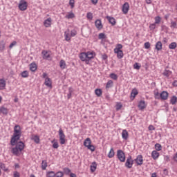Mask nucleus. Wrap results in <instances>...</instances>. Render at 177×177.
<instances>
[{"mask_svg": "<svg viewBox=\"0 0 177 177\" xmlns=\"http://www.w3.org/2000/svg\"><path fill=\"white\" fill-rule=\"evenodd\" d=\"M138 108L140 110H145L146 109V103L145 102V100H140L138 104Z\"/></svg>", "mask_w": 177, "mask_h": 177, "instance_id": "dca6fc26", "label": "nucleus"}, {"mask_svg": "<svg viewBox=\"0 0 177 177\" xmlns=\"http://www.w3.org/2000/svg\"><path fill=\"white\" fill-rule=\"evenodd\" d=\"M63 171H64V174H65V175H70V173L71 172V170L70 169H68V167L64 168Z\"/></svg>", "mask_w": 177, "mask_h": 177, "instance_id": "49530a36", "label": "nucleus"}, {"mask_svg": "<svg viewBox=\"0 0 177 177\" xmlns=\"http://www.w3.org/2000/svg\"><path fill=\"white\" fill-rule=\"evenodd\" d=\"M95 24L97 30H102V28H103V25L102 24V21L100 19H97L95 21Z\"/></svg>", "mask_w": 177, "mask_h": 177, "instance_id": "f8f14e48", "label": "nucleus"}, {"mask_svg": "<svg viewBox=\"0 0 177 177\" xmlns=\"http://www.w3.org/2000/svg\"><path fill=\"white\" fill-rule=\"evenodd\" d=\"M55 140H56L54 139L53 141H51V143H53V149H59V142H57V141H55Z\"/></svg>", "mask_w": 177, "mask_h": 177, "instance_id": "473e14b6", "label": "nucleus"}, {"mask_svg": "<svg viewBox=\"0 0 177 177\" xmlns=\"http://www.w3.org/2000/svg\"><path fill=\"white\" fill-rule=\"evenodd\" d=\"M110 78L114 80L115 81H117V80H118V76L115 73H111Z\"/></svg>", "mask_w": 177, "mask_h": 177, "instance_id": "de8ad7c7", "label": "nucleus"}, {"mask_svg": "<svg viewBox=\"0 0 177 177\" xmlns=\"http://www.w3.org/2000/svg\"><path fill=\"white\" fill-rule=\"evenodd\" d=\"M96 167H97L96 162H93L90 167L91 172H95L96 171Z\"/></svg>", "mask_w": 177, "mask_h": 177, "instance_id": "7c9ffc66", "label": "nucleus"}, {"mask_svg": "<svg viewBox=\"0 0 177 177\" xmlns=\"http://www.w3.org/2000/svg\"><path fill=\"white\" fill-rule=\"evenodd\" d=\"M91 143H92V141L91 140V138H88L84 140V146H85V147H89V146L91 145Z\"/></svg>", "mask_w": 177, "mask_h": 177, "instance_id": "a878e982", "label": "nucleus"}, {"mask_svg": "<svg viewBox=\"0 0 177 177\" xmlns=\"http://www.w3.org/2000/svg\"><path fill=\"white\" fill-rule=\"evenodd\" d=\"M133 161L134 160H132V156H129L126 160L125 167L127 168H132V166L133 165Z\"/></svg>", "mask_w": 177, "mask_h": 177, "instance_id": "423d86ee", "label": "nucleus"}, {"mask_svg": "<svg viewBox=\"0 0 177 177\" xmlns=\"http://www.w3.org/2000/svg\"><path fill=\"white\" fill-rule=\"evenodd\" d=\"M21 75L23 78H27L28 77V71H24L21 73Z\"/></svg>", "mask_w": 177, "mask_h": 177, "instance_id": "a19ab883", "label": "nucleus"}, {"mask_svg": "<svg viewBox=\"0 0 177 177\" xmlns=\"http://www.w3.org/2000/svg\"><path fill=\"white\" fill-rule=\"evenodd\" d=\"M151 157L153 160H157V158L160 157V153H158L157 151H153L151 152Z\"/></svg>", "mask_w": 177, "mask_h": 177, "instance_id": "5701e85b", "label": "nucleus"}, {"mask_svg": "<svg viewBox=\"0 0 177 177\" xmlns=\"http://www.w3.org/2000/svg\"><path fill=\"white\" fill-rule=\"evenodd\" d=\"M44 24L45 27H50V26L52 25V18H48L47 19H46Z\"/></svg>", "mask_w": 177, "mask_h": 177, "instance_id": "4be33fe9", "label": "nucleus"}, {"mask_svg": "<svg viewBox=\"0 0 177 177\" xmlns=\"http://www.w3.org/2000/svg\"><path fill=\"white\" fill-rule=\"evenodd\" d=\"M12 154H14V156H20V154H21V151H20V149H19V148H17V147H13L11 150Z\"/></svg>", "mask_w": 177, "mask_h": 177, "instance_id": "1a4fd4ad", "label": "nucleus"}, {"mask_svg": "<svg viewBox=\"0 0 177 177\" xmlns=\"http://www.w3.org/2000/svg\"><path fill=\"white\" fill-rule=\"evenodd\" d=\"M30 70L32 71L33 73L37 71V64L32 63L30 64Z\"/></svg>", "mask_w": 177, "mask_h": 177, "instance_id": "cd10ccee", "label": "nucleus"}, {"mask_svg": "<svg viewBox=\"0 0 177 177\" xmlns=\"http://www.w3.org/2000/svg\"><path fill=\"white\" fill-rule=\"evenodd\" d=\"M154 97L155 99L160 100L161 99V94L158 91H154Z\"/></svg>", "mask_w": 177, "mask_h": 177, "instance_id": "a18cd8bd", "label": "nucleus"}, {"mask_svg": "<svg viewBox=\"0 0 177 177\" xmlns=\"http://www.w3.org/2000/svg\"><path fill=\"white\" fill-rule=\"evenodd\" d=\"M176 46V42H172L169 45V49H175Z\"/></svg>", "mask_w": 177, "mask_h": 177, "instance_id": "c03bdc74", "label": "nucleus"}, {"mask_svg": "<svg viewBox=\"0 0 177 177\" xmlns=\"http://www.w3.org/2000/svg\"><path fill=\"white\" fill-rule=\"evenodd\" d=\"M64 176V173L63 171H58L55 173V177H63Z\"/></svg>", "mask_w": 177, "mask_h": 177, "instance_id": "603ef678", "label": "nucleus"}, {"mask_svg": "<svg viewBox=\"0 0 177 177\" xmlns=\"http://www.w3.org/2000/svg\"><path fill=\"white\" fill-rule=\"evenodd\" d=\"M95 95H97V96L98 97H100V96H102V89H100V88L95 89Z\"/></svg>", "mask_w": 177, "mask_h": 177, "instance_id": "4c0bfd02", "label": "nucleus"}, {"mask_svg": "<svg viewBox=\"0 0 177 177\" xmlns=\"http://www.w3.org/2000/svg\"><path fill=\"white\" fill-rule=\"evenodd\" d=\"M122 109V104L121 103H118L116 104V111H118L119 110H121Z\"/></svg>", "mask_w": 177, "mask_h": 177, "instance_id": "13d9d810", "label": "nucleus"}, {"mask_svg": "<svg viewBox=\"0 0 177 177\" xmlns=\"http://www.w3.org/2000/svg\"><path fill=\"white\" fill-rule=\"evenodd\" d=\"M24 144L23 143V142L22 141H20V142H19L17 145H16V146H15V147H17V149H19V151H23V150H24Z\"/></svg>", "mask_w": 177, "mask_h": 177, "instance_id": "ddd939ff", "label": "nucleus"}, {"mask_svg": "<svg viewBox=\"0 0 177 177\" xmlns=\"http://www.w3.org/2000/svg\"><path fill=\"white\" fill-rule=\"evenodd\" d=\"M41 55L43 56V59H49V57H50V53H49L48 51L45 50H42Z\"/></svg>", "mask_w": 177, "mask_h": 177, "instance_id": "9b49d317", "label": "nucleus"}, {"mask_svg": "<svg viewBox=\"0 0 177 177\" xmlns=\"http://www.w3.org/2000/svg\"><path fill=\"white\" fill-rule=\"evenodd\" d=\"M128 136H129L128 131H127L126 129H124L122 132V139H124V140H127Z\"/></svg>", "mask_w": 177, "mask_h": 177, "instance_id": "aec40b11", "label": "nucleus"}, {"mask_svg": "<svg viewBox=\"0 0 177 177\" xmlns=\"http://www.w3.org/2000/svg\"><path fill=\"white\" fill-rule=\"evenodd\" d=\"M121 51V50H120L119 48H118L117 47H115L114 48V53L118 54V53H120Z\"/></svg>", "mask_w": 177, "mask_h": 177, "instance_id": "338daca9", "label": "nucleus"}, {"mask_svg": "<svg viewBox=\"0 0 177 177\" xmlns=\"http://www.w3.org/2000/svg\"><path fill=\"white\" fill-rule=\"evenodd\" d=\"M5 41L1 40L0 41V52H3V50H5Z\"/></svg>", "mask_w": 177, "mask_h": 177, "instance_id": "c756f323", "label": "nucleus"}, {"mask_svg": "<svg viewBox=\"0 0 177 177\" xmlns=\"http://www.w3.org/2000/svg\"><path fill=\"white\" fill-rule=\"evenodd\" d=\"M155 49H156V50H161V49H162V43L160 41L156 42Z\"/></svg>", "mask_w": 177, "mask_h": 177, "instance_id": "b1692460", "label": "nucleus"}, {"mask_svg": "<svg viewBox=\"0 0 177 177\" xmlns=\"http://www.w3.org/2000/svg\"><path fill=\"white\" fill-rule=\"evenodd\" d=\"M59 67L62 70H64L67 67V65L66 64V61H64V59H61L59 62Z\"/></svg>", "mask_w": 177, "mask_h": 177, "instance_id": "393cba45", "label": "nucleus"}, {"mask_svg": "<svg viewBox=\"0 0 177 177\" xmlns=\"http://www.w3.org/2000/svg\"><path fill=\"white\" fill-rule=\"evenodd\" d=\"M0 113L6 115L8 114V109L4 106H1L0 107Z\"/></svg>", "mask_w": 177, "mask_h": 177, "instance_id": "e433bc0d", "label": "nucleus"}, {"mask_svg": "<svg viewBox=\"0 0 177 177\" xmlns=\"http://www.w3.org/2000/svg\"><path fill=\"white\" fill-rule=\"evenodd\" d=\"M13 177H20V173H19L18 171H14Z\"/></svg>", "mask_w": 177, "mask_h": 177, "instance_id": "69168bd1", "label": "nucleus"}, {"mask_svg": "<svg viewBox=\"0 0 177 177\" xmlns=\"http://www.w3.org/2000/svg\"><path fill=\"white\" fill-rule=\"evenodd\" d=\"M80 59L82 62H85L86 64H89V59H88V55L86 53H82L80 55Z\"/></svg>", "mask_w": 177, "mask_h": 177, "instance_id": "39448f33", "label": "nucleus"}, {"mask_svg": "<svg viewBox=\"0 0 177 177\" xmlns=\"http://www.w3.org/2000/svg\"><path fill=\"white\" fill-rule=\"evenodd\" d=\"M32 140H34L35 143H37V145H39L40 140H39V136L35 135L32 136L31 138Z\"/></svg>", "mask_w": 177, "mask_h": 177, "instance_id": "bb28decb", "label": "nucleus"}, {"mask_svg": "<svg viewBox=\"0 0 177 177\" xmlns=\"http://www.w3.org/2000/svg\"><path fill=\"white\" fill-rule=\"evenodd\" d=\"M176 22H174V21H172L171 22V27L173 28H176Z\"/></svg>", "mask_w": 177, "mask_h": 177, "instance_id": "0e129e2a", "label": "nucleus"}, {"mask_svg": "<svg viewBox=\"0 0 177 177\" xmlns=\"http://www.w3.org/2000/svg\"><path fill=\"white\" fill-rule=\"evenodd\" d=\"M133 67L136 70H140V65H139V63L138 62L134 64Z\"/></svg>", "mask_w": 177, "mask_h": 177, "instance_id": "6e6d98bb", "label": "nucleus"}, {"mask_svg": "<svg viewBox=\"0 0 177 177\" xmlns=\"http://www.w3.org/2000/svg\"><path fill=\"white\" fill-rule=\"evenodd\" d=\"M161 23V17L160 16H157L155 17V22L156 24H160Z\"/></svg>", "mask_w": 177, "mask_h": 177, "instance_id": "09e8293b", "label": "nucleus"}, {"mask_svg": "<svg viewBox=\"0 0 177 177\" xmlns=\"http://www.w3.org/2000/svg\"><path fill=\"white\" fill-rule=\"evenodd\" d=\"M116 55H117L118 59H122V57H124V53L122 52V50L118 53Z\"/></svg>", "mask_w": 177, "mask_h": 177, "instance_id": "3c124183", "label": "nucleus"}, {"mask_svg": "<svg viewBox=\"0 0 177 177\" xmlns=\"http://www.w3.org/2000/svg\"><path fill=\"white\" fill-rule=\"evenodd\" d=\"M156 26H157V24H150V26H149V28H150V30H156Z\"/></svg>", "mask_w": 177, "mask_h": 177, "instance_id": "4d7b16f0", "label": "nucleus"}, {"mask_svg": "<svg viewBox=\"0 0 177 177\" xmlns=\"http://www.w3.org/2000/svg\"><path fill=\"white\" fill-rule=\"evenodd\" d=\"M6 86V81L3 79H0V91H3Z\"/></svg>", "mask_w": 177, "mask_h": 177, "instance_id": "4468645a", "label": "nucleus"}, {"mask_svg": "<svg viewBox=\"0 0 177 177\" xmlns=\"http://www.w3.org/2000/svg\"><path fill=\"white\" fill-rule=\"evenodd\" d=\"M134 161L136 162L137 165H142L143 164V156L142 155L137 156Z\"/></svg>", "mask_w": 177, "mask_h": 177, "instance_id": "6e6552de", "label": "nucleus"}, {"mask_svg": "<svg viewBox=\"0 0 177 177\" xmlns=\"http://www.w3.org/2000/svg\"><path fill=\"white\" fill-rule=\"evenodd\" d=\"M86 17L88 20H92V19H93V14H92V12H88L86 14Z\"/></svg>", "mask_w": 177, "mask_h": 177, "instance_id": "864d4df0", "label": "nucleus"}, {"mask_svg": "<svg viewBox=\"0 0 177 177\" xmlns=\"http://www.w3.org/2000/svg\"><path fill=\"white\" fill-rule=\"evenodd\" d=\"M117 158L120 162H125V153L121 149L117 151Z\"/></svg>", "mask_w": 177, "mask_h": 177, "instance_id": "f03ea898", "label": "nucleus"}, {"mask_svg": "<svg viewBox=\"0 0 177 177\" xmlns=\"http://www.w3.org/2000/svg\"><path fill=\"white\" fill-rule=\"evenodd\" d=\"M74 92V88H73V87H69L68 88V93L67 95V99L70 100V98L71 97V95H73Z\"/></svg>", "mask_w": 177, "mask_h": 177, "instance_id": "c85d7f7f", "label": "nucleus"}, {"mask_svg": "<svg viewBox=\"0 0 177 177\" xmlns=\"http://www.w3.org/2000/svg\"><path fill=\"white\" fill-rule=\"evenodd\" d=\"M87 149H88V150H91V151H95V146H93V145H90V146H88V147H87Z\"/></svg>", "mask_w": 177, "mask_h": 177, "instance_id": "e2e57ef3", "label": "nucleus"}, {"mask_svg": "<svg viewBox=\"0 0 177 177\" xmlns=\"http://www.w3.org/2000/svg\"><path fill=\"white\" fill-rule=\"evenodd\" d=\"M86 55H87V59L88 60V62H90V60H91V59H93V57H95L94 52L88 51V52L86 53Z\"/></svg>", "mask_w": 177, "mask_h": 177, "instance_id": "6ab92c4d", "label": "nucleus"}, {"mask_svg": "<svg viewBox=\"0 0 177 177\" xmlns=\"http://www.w3.org/2000/svg\"><path fill=\"white\" fill-rule=\"evenodd\" d=\"M0 168H1V169H3V171H4L5 172H7V171H8V167H6V166L5 165V164L3 163V162H1V163H0Z\"/></svg>", "mask_w": 177, "mask_h": 177, "instance_id": "58836bf2", "label": "nucleus"}, {"mask_svg": "<svg viewBox=\"0 0 177 177\" xmlns=\"http://www.w3.org/2000/svg\"><path fill=\"white\" fill-rule=\"evenodd\" d=\"M46 167H48V162H46V160H42L41 169H43V171H45V169H46Z\"/></svg>", "mask_w": 177, "mask_h": 177, "instance_id": "f704fd0d", "label": "nucleus"}, {"mask_svg": "<svg viewBox=\"0 0 177 177\" xmlns=\"http://www.w3.org/2000/svg\"><path fill=\"white\" fill-rule=\"evenodd\" d=\"M168 92L162 91L160 93V99H162V100H167V99H168Z\"/></svg>", "mask_w": 177, "mask_h": 177, "instance_id": "f3484780", "label": "nucleus"}, {"mask_svg": "<svg viewBox=\"0 0 177 177\" xmlns=\"http://www.w3.org/2000/svg\"><path fill=\"white\" fill-rule=\"evenodd\" d=\"M99 39H106V35L104 33H100L98 35Z\"/></svg>", "mask_w": 177, "mask_h": 177, "instance_id": "5fc2aeb1", "label": "nucleus"}, {"mask_svg": "<svg viewBox=\"0 0 177 177\" xmlns=\"http://www.w3.org/2000/svg\"><path fill=\"white\" fill-rule=\"evenodd\" d=\"M111 86H113V80H109L106 83V88H111Z\"/></svg>", "mask_w": 177, "mask_h": 177, "instance_id": "8fccbe9b", "label": "nucleus"}, {"mask_svg": "<svg viewBox=\"0 0 177 177\" xmlns=\"http://www.w3.org/2000/svg\"><path fill=\"white\" fill-rule=\"evenodd\" d=\"M64 36H65V40L67 41H70L71 39V37L70 36V33L65 32H64Z\"/></svg>", "mask_w": 177, "mask_h": 177, "instance_id": "37998d69", "label": "nucleus"}, {"mask_svg": "<svg viewBox=\"0 0 177 177\" xmlns=\"http://www.w3.org/2000/svg\"><path fill=\"white\" fill-rule=\"evenodd\" d=\"M69 5H70L71 9H73L74 5H75V1L74 0H69Z\"/></svg>", "mask_w": 177, "mask_h": 177, "instance_id": "052dcab7", "label": "nucleus"}, {"mask_svg": "<svg viewBox=\"0 0 177 177\" xmlns=\"http://www.w3.org/2000/svg\"><path fill=\"white\" fill-rule=\"evenodd\" d=\"M114 156H115L114 149L111 148V150L108 153V157H109V158H113V157H114Z\"/></svg>", "mask_w": 177, "mask_h": 177, "instance_id": "2f4dec72", "label": "nucleus"}, {"mask_svg": "<svg viewBox=\"0 0 177 177\" xmlns=\"http://www.w3.org/2000/svg\"><path fill=\"white\" fill-rule=\"evenodd\" d=\"M122 12L124 13V15L128 14V12H129V3L126 2L123 4Z\"/></svg>", "mask_w": 177, "mask_h": 177, "instance_id": "0eeeda50", "label": "nucleus"}, {"mask_svg": "<svg viewBox=\"0 0 177 177\" xmlns=\"http://www.w3.org/2000/svg\"><path fill=\"white\" fill-rule=\"evenodd\" d=\"M150 46H151V44H150V42H149V41L145 42L144 44L145 49H150Z\"/></svg>", "mask_w": 177, "mask_h": 177, "instance_id": "bf43d9fd", "label": "nucleus"}, {"mask_svg": "<svg viewBox=\"0 0 177 177\" xmlns=\"http://www.w3.org/2000/svg\"><path fill=\"white\" fill-rule=\"evenodd\" d=\"M44 84L46 86H48V88H52V80L49 77H46L45 79Z\"/></svg>", "mask_w": 177, "mask_h": 177, "instance_id": "2eb2a0df", "label": "nucleus"}, {"mask_svg": "<svg viewBox=\"0 0 177 177\" xmlns=\"http://www.w3.org/2000/svg\"><path fill=\"white\" fill-rule=\"evenodd\" d=\"M56 173L53 171H47L46 173V177H55Z\"/></svg>", "mask_w": 177, "mask_h": 177, "instance_id": "72a5a7b5", "label": "nucleus"}, {"mask_svg": "<svg viewBox=\"0 0 177 177\" xmlns=\"http://www.w3.org/2000/svg\"><path fill=\"white\" fill-rule=\"evenodd\" d=\"M28 6V3L25 0H21L19 3V9L22 12L24 10H27V7Z\"/></svg>", "mask_w": 177, "mask_h": 177, "instance_id": "20e7f679", "label": "nucleus"}, {"mask_svg": "<svg viewBox=\"0 0 177 177\" xmlns=\"http://www.w3.org/2000/svg\"><path fill=\"white\" fill-rule=\"evenodd\" d=\"M106 19L108 20L109 23L111 24V26H115V24H117V21L114 17L106 16Z\"/></svg>", "mask_w": 177, "mask_h": 177, "instance_id": "9d476101", "label": "nucleus"}, {"mask_svg": "<svg viewBox=\"0 0 177 177\" xmlns=\"http://www.w3.org/2000/svg\"><path fill=\"white\" fill-rule=\"evenodd\" d=\"M116 48H117L118 49H119V50H121V49H122V44H118L116 45Z\"/></svg>", "mask_w": 177, "mask_h": 177, "instance_id": "774afa93", "label": "nucleus"}, {"mask_svg": "<svg viewBox=\"0 0 177 177\" xmlns=\"http://www.w3.org/2000/svg\"><path fill=\"white\" fill-rule=\"evenodd\" d=\"M66 19H74L75 17V15L73 12H68V15L65 16Z\"/></svg>", "mask_w": 177, "mask_h": 177, "instance_id": "ea45409f", "label": "nucleus"}, {"mask_svg": "<svg viewBox=\"0 0 177 177\" xmlns=\"http://www.w3.org/2000/svg\"><path fill=\"white\" fill-rule=\"evenodd\" d=\"M177 102V97L176 96L174 95L171 97L170 102L171 103V104H176Z\"/></svg>", "mask_w": 177, "mask_h": 177, "instance_id": "79ce46f5", "label": "nucleus"}, {"mask_svg": "<svg viewBox=\"0 0 177 177\" xmlns=\"http://www.w3.org/2000/svg\"><path fill=\"white\" fill-rule=\"evenodd\" d=\"M20 138H21V127L17 124L14 127V133L10 140L11 146H15L18 140H20Z\"/></svg>", "mask_w": 177, "mask_h": 177, "instance_id": "f257e3e1", "label": "nucleus"}, {"mask_svg": "<svg viewBox=\"0 0 177 177\" xmlns=\"http://www.w3.org/2000/svg\"><path fill=\"white\" fill-rule=\"evenodd\" d=\"M162 75H164V77H166L167 78H169V76L172 75V71L168 69H165L162 73Z\"/></svg>", "mask_w": 177, "mask_h": 177, "instance_id": "412c9836", "label": "nucleus"}, {"mask_svg": "<svg viewBox=\"0 0 177 177\" xmlns=\"http://www.w3.org/2000/svg\"><path fill=\"white\" fill-rule=\"evenodd\" d=\"M139 93L138 92V89L133 88L131 93V100H133L135 97H136V95H138Z\"/></svg>", "mask_w": 177, "mask_h": 177, "instance_id": "a211bd4d", "label": "nucleus"}, {"mask_svg": "<svg viewBox=\"0 0 177 177\" xmlns=\"http://www.w3.org/2000/svg\"><path fill=\"white\" fill-rule=\"evenodd\" d=\"M155 149L156 151H161L162 150V146H161V144L156 143L155 145Z\"/></svg>", "mask_w": 177, "mask_h": 177, "instance_id": "c9c22d12", "label": "nucleus"}, {"mask_svg": "<svg viewBox=\"0 0 177 177\" xmlns=\"http://www.w3.org/2000/svg\"><path fill=\"white\" fill-rule=\"evenodd\" d=\"M58 133L59 136V143L61 145H64V143H66V135L64 134L63 129H59Z\"/></svg>", "mask_w": 177, "mask_h": 177, "instance_id": "7ed1b4c3", "label": "nucleus"}, {"mask_svg": "<svg viewBox=\"0 0 177 177\" xmlns=\"http://www.w3.org/2000/svg\"><path fill=\"white\" fill-rule=\"evenodd\" d=\"M77 35V31L75 30H73L71 31V37H75Z\"/></svg>", "mask_w": 177, "mask_h": 177, "instance_id": "680f3d73", "label": "nucleus"}]
</instances>
